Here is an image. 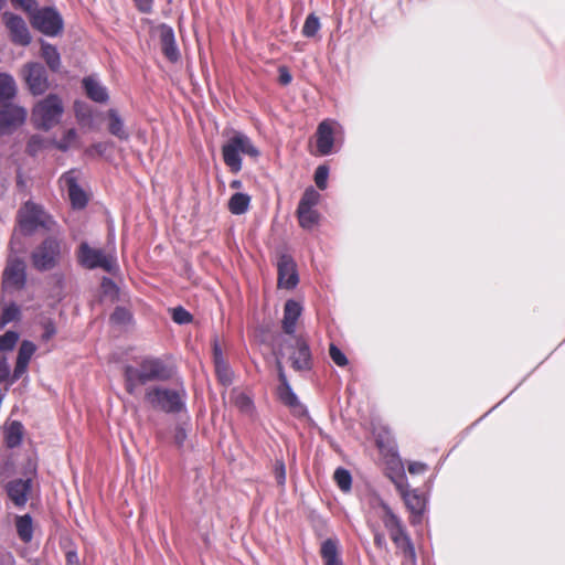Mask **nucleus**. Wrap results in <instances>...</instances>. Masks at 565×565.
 I'll list each match as a JSON object with an SVG mask.
<instances>
[{
    "mask_svg": "<svg viewBox=\"0 0 565 565\" xmlns=\"http://www.w3.org/2000/svg\"><path fill=\"white\" fill-rule=\"evenodd\" d=\"M172 376V370L160 359H143L138 366H125V386L134 395L140 385L152 381H167Z\"/></svg>",
    "mask_w": 565,
    "mask_h": 565,
    "instance_id": "1",
    "label": "nucleus"
},
{
    "mask_svg": "<svg viewBox=\"0 0 565 565\" xmlns=\"http://www.w3.org/2000/svg\"><path fill=\"white\" fill-rule=\"evenodd\" d=\"M382 514L381 519L384 526L390 533V537L395 544L396 548L403 554L404 565L416 564V553L411 537L406 533L402 520L392 511V509L384 502H381Z\"/></svg>",
    "mask_w": 565,
    "mask_h": 565,
    "instance_id": "2",
    "label": "nucleus"
},
{
    "mask_svg": "<svg viewBox=\"0 0 565 565\" xmlns=\"http://www.w3.org/2000/svg\"><path fill=\"white\" fill-rule=\"evenodd\" d=\"M224 163L231 172L238 173L242 170L241 154H247L253 158L259 156L258 149L252 140L242 132H235L222 147Z\"/></svg>",
    "mask_w": 565,
    "mask_h": 565,
    "instance_id": "3",
    "label": "nucleus"
},
{
    "mask_svg": "<svg viewBox=\"0 0 565 565\" xmlns=\"http://www.w3.org/2000/svg\"><path fill=\"white\" fill-rule=\"evenodd\" d=\"M64 242L51 235L43 239L31 253L32 266L39 271L55 268L62 258Z\"/></svg>",
    "mask_w": 565,
    "mask_h": 565,
    "instance_id": "4",
    "label": "nucleus"
},
{
    "mask_svg": "<svg viewBox=\"0 0 565 565\" xmlns=\"http://www.w3.org/2000/svg\"><path fill=\"white\" fill-rule=\"evenodd\" d=\"M18 222L20 231L24 235H32L38 228L54 232L56 222L40 206L26 202L19 210Z\"/></svg>",
    "mask_w": 565,
    "mask_h": 565,
    "instance_id": "5",
    "label": "nucleus"
},
{
    "mask_svg": "<svg viewBox=\"0 0 565 565\" xmlns=\"http://www.w3.org/2000/svg\"><path fill=\"white\" fill-rule=\"evenodd\" d=\"M145 401L154 409L166 413H178L184 407L183 394L180 391L161 386H151L145 392Z\"/></svg>",
    "mask_w": 565,
    "mask_h": 565,
    "instance_id": "6",
    "label": "nucleus"
},
{
    "mask_svg": "<svg viewBox=\"0 0 565 565\" xmlns=\"http://www.w3.org/2000/svg\"><path fill=\"white\" fill-rule=\"evenodd\" d=\"M77 262L87 269L102 268L113 273L116 268V258L102 248H94L87 242H82L77 249Z\"/></svg>",
    "mask_w": 565,
    "mask_h": 565,
    "instance_id": "7",
    "label": "nucleus"
},
{
    "mask_svg": "<svg viewBox=\"0 0 565 565\" xmlns=\"http://www.w3.org/2000/svg\"><path fill=\"white\" fill-rule=\"evenodd\" d=\"M30 20L34 29L49 36L57 35L63 29L62 17L52 8L35 9Z\"/></svg>",
    "mask_w": 565,
    "mask_h": 565,
    "instance_id": "8",
    "label": "nucleus"
},
{
    "mask_svg": "<svg viewBox=\"0 0 565 565\" xmlns=\"http://www.w3.org/2000/svg\"><path fill=\"white\" fill-rule=\"evenodd\" d=\"M291 366L295 371H309L312 367V355L307 341L302 338L294 337L285 347Z\"/></svg>",
    "mask_w": 565,
    "mask_h": 565,
    "instance_id": "9",
    "label": "nucleus"
},
{
    "mask_svg": "<svg viewBox=\"0 0 565 565\" xmlns=\"http://www.w3.org/2000/svg\"><path fill=\"white\" fill-rule=\"evenodd\" d=\"M26 282V265L23 259L9 257L2 274V288L6 291L21 290Z\"/></svg>",
    "mask_w": 565,
    "mask_h": 565,
    "instance_id": "10",
    "label": "nucleus"
},
{
    "mask_svg": "<svg viewBox=\"0 0 565 565\" xmlns=\"http://www.w3.org/2000/svg\"><path fill=\"white\" fill-rule=\"evenodd\" d=\"M22 73L33 95H42L47 90L49 81L46 70L42 64L35 62L28 63L24 65Z\"/></svg>",
    "mask_w": 565,
    "mask_h": 565,
    "instance_id": "11",
    "label": "nucleus"
},
{
    "mask_svg": "<svg viewBox=\"0 0 565 565\" xmlns=\"http://www.w3.org/2000/svg\"><path fill=\"white\" fill-rule=\"evenodd\" d=\"M2 20L14 44L28 46L31 43L32 38L30 31L21 17L11 12H4Z\"/></svg>",
    "mask_w": 565,
    "mask_h": 565,
    "instance_id": "12",
    "label": "nucleus"
},
{
    "mask_svg": "<svg viewBox=\"0 0 565 565\" xmlns=\"http://www.w3.org/2000/svg\"><path fill=\"white\" fill-rule=\"evenodd\" d=\"M341 126L334 120H323L317 129V151L321 156H328L333 151L335 135Z\"/></svg>",
    "mask_w": 565,
    "mask_h": 565,
    "instance_id": "13",
    "label": "nucleus"
},
{
    "mask_svg": "<svg viewBox=\"0 0 565 565\" xmlns=\"http://www.w3.org/2000/svg\"><path fill=\"white\" fill-rule=\"evenodd\" d=\"M278 286L280 288L292 289L297 286L299 279L294 259L288 255H281L278 264Z\"/></svg>",
    "mask_w": 565,
    "mask_h": 565,
    "instance_id": "14",
    "label": "nucleus"
},
{
    "mask_svg": "<svg viewBox=\"0 0 565 565\" xmlns=\"http://www.w3.org/2000/svg\"><path fill=\"white\" fill-rule=\"evenodd\" d=\"M31 489V479H14L6 484L7 494L17 508L25 507Z\"/></svg>",
    "mask_w": 565,
    "mask_h": 565,
    "instance_id": "15",
    "label": "nucleus"
},
{
    "mask_svg": "<svg viewBox=\"0 0 565 565\" xmlns=\"http://www.w3.org/2000/svg\"><path fill=\"white\" fill-rule=\"evenodd\" d=\"M398 488L401 489L406 508L411 512L409 522L413 525L420 523L426 508V499L416 490H403L401 486Z\"/></svg>",
    "mask_w": 565,
    "mask_h": 565,
    "instance_id": "16",
    "label": "nucleus"
},
{
    "mask_svg": "<svg viewBox=\"0 0 565 565\" xmlns=\"http://www.w3.org/2000/svg\"><path fill=\"white\" fill-rule=\"evenodd\" d=\"M26 118L24 108H0V135L10 134Z\"/></svg>",
    "mask_w": 565,
    "mask_h": 565,
    "instance_id": "17",
    "label": "nucleus"
},
{
    "mask_svg": "<svg viewBox=\"0 0 565 565\" xmlns=\"http://www.w3.org/2000/svg\"><path fill=\"white\" fill-rule=\"evenodd\" d=\"M276 366H277V372H278V379L280 382V384L277 388V394H278L279 399L290 408H296V407L300 406L298 397L294 393V391L287 380L282 363L279 358H277Z\"/></svg>",
    "mask_w": 565,
    "mask_h": 565,
    "instance_id": "18",
    "label": "nucleus"
},
{
    "mask_svg": "<svg viewBox=\"0 0 565 565\" xmlns=\"http://www.w3.org/2000/svg\"><path fill=\"white\" fill-rule=\"evenodd\" d=\"M63 108H33L32 120L38 128L49 130L58 124Z\"/></svg>",
    "mask_w": 565,
    "mask_h": 565,
    "instance_id": "19",
    "label": "nucleus"
},
{
    "mask_svg": "<svg viewBox=\"0 0 565 565\" xmlns=\"http://www.w3.org/2000/svg\"><path fill=\"white\" fill-rule=\"evenodd\" d=\"M161 50L164 56L171 62H175L179 58V50L175 43L174 32L171 26L161 24L158 28Z\"/></svg>",
    "mask_w": 565,
    "mask_h": 565,
    "instance_id": "20",
    "label": "nucleus"
},
{
    "mask_svg": "<svg viewBox=\"0 0 565 565\" xmlns=\"http://www.w3.org/2000/svg\"><path fill=\"white\" fill-rule=\"evenodd\" d=\"M301 311L302 308L298 301L292 299L286 301L284 307L282 329L287 334L291 335L295 333L296 323Z\"/></svg>",
    "mask_w": 565,
    "mask_h": 565,
    "instance_id": "21",
    "label": "nucleus"
},
{
    "mask_svg": "<svg viewBox=\"0 0 565 565\" xmlns=\"http://www.w3.org/2000/svg\"><path fill=\"white\" fill-rule=\"evenodd\" d=\"M83 86L87 96L95 103H106L108 99V93L105 86L102 85L94 77H86L83 79Z\"/></svg>",
    "mask_w": 565,
    "mask_h": 565,
    "instance_id": "22",
    "label": "nucleus"
},
{
    "mask_svg": "<svg viewBox=\"0 0 565 565\" xmlns=\"http://www.w3.org/2000/svg\"><path fill=\"white\" fill-rule=\"evenodd\" d=\"M64 182L67 185L68 196L73 207L83 209L87 204L86 193L79 188L71 174L64 175Z\"/></svg>",
    "mask_w": 565,
    "mask_h": 565,
    "instance_id": "23",
    "label": "nucleus"
},
{
    "mask_svg": "<svg viewBox=\"0 0 565 565\" xmlns=\"http://www.w3.org/2000/svg\"><path fill=\"white\" fill-rule=\"evenodd\" d=\"M3 434H4V443H6L7 447H9V448L18 447L22 443V439H23V435H24L23 425L18 420H13L4 427Z\"/></svg>",
    "mask_w": 565,
    "mask_h": 565,
    "instance_id": "24",
    "label": "nucleus"
},
{
    "mask_svg": "<svg viewBox=\"0 0 565 565\" xmlns=\"http://www.w3.org/2000/svg\"><path fill=\"white\" fill-rule=\"evenodd\" d=\"M17 94V84L9 74H0V106H8Z\"/></svg>",
    "mask_w": 565,
    "mask_h": 565,
    "instance_id": "25",
    "label": "nucleus"
},
{
    "mask_svg": "<svg viewBox=\"0 0 565 565\" xmlns=\"http://www.w3.org/2000/svg\"><path fill=\"white\" fill-rule=\"evenodd\" d=\"M15 529L19 539L29 543L33 539V520L30 514L17 515L15 516Z\"/></svg>",
    "mask_w": 565,
    "mask_h": 565,
    "instance_id": "26",
    "label": "nucleus"
},
{
    "mask_svg": "<svg viewBox=\"0 0 565 565\" xmlns=\"http://www.w3.org/2000/svg\"><path fill=\"white\" fill-rule=\"evenodd\" d=\"M41 56L51 71L56 72L60 70L61 55L54 45L41 41Z\"/></svg>",
    "mask_w": 565,
    "mask_h": 565,
    "instance_id": "27",
    "label": "nucleus"
},
{
    "mask_svg": "<svg viewBox=\"0 0 565 565\" xmlns=\"http://www.w3.org/2000/svg\"><path fill=\"white\" fill-rule=\"evenodd\" d=\"M250 205V196L246 193L236 192L228 200V210L234 215L246 213Z\"/></svg>",
    "mask_w": 565,
    "mask_h": 565,
    "instance_id": "28",
    "label": "nucleus"
},
{
    "mask_svg": "<svg viewBox=\"0 0 565 565\" xmlns=\"http://www.w3.org/2000/svg\"><path fill=\"white\" fill-rule=\"evenodd\" d=\"M321 556L324 565H342L339 558L338 543L334 540L328 539L321 545Z\"/></svg>",
    "mask_w": 565,
    "mask_h": 565,
    "instance_id": "29",
    "label": "nucleus"
},
{
    "mask_svg": "<svg viewBox=\"0 0 565 565\" xmlns=\"http://www.w3.org/2000/svg\"><path fill=\"white\" fill-rule=\"evenodd\" d=\"M299 224L306 230H311L319 220V214L315 209H297Z\"/></svg>",
    "mask_w": 565,
    "mask_h": 565,
    "instance_id": "30",
    "label": "nucleus"
},
{
    "mask_svg": "<svg viewBox=\"0 0 565 565\" xmlns=\"http://www.w3.org/2000/svg\"><path fill=\"white\" fill-rule=\"evenodd\" d=\"M108 119H109L108 129H109L110 134H113L114 136H116L120 139H126L128 137V134L126 132L124 122H122L121 118L117 115V113L114 110H110L108 113Z\"/></svg>",
    "mask_w": 565,
    "mask_h": 565,
    "instance_id": "31",
    "label": "nucleus"
},
{
    "mask_svg": "<svg viewBox=\"0 0 565 565\" xmlns=\"http://www.w3.org/2000/svg\"><path fill=\"white\" fill-rule=\"evenodd\" d=\"M20 317V308L18 305L11 302L3 307L0 312V330H2L8 323L18 320Z\"/></svg>",
    "mask_w": 565,
    "mask_h": 565,
    "instance_id": "32",
    "label": "nucleus"
},
{
    "mask_svg": "<svg viewBox=\"0 0 565 565\" xmlns=\"http://www.w3.org/2000/svg\"><path fill=\"white\" fill-rule=\"evenodd\" d=\"M320 26L321 25L319 18L316 14L311 13L306 18V21L302 26V34L306 38H312L318 33Z\"/></svg>",
    "mask_w": 565,
    "mask_h": 565,
    "instance_id": "33",
    "label": "nucleus"
},
{
    "mask_svg": "<svg viewBox=\"0 0 565 565\" xmlns=\"http://www.w3.org/2000/svg\"><path fill=\"white\" fill-rule=\"evenodd\" d=\"M320 199V194L313 189L309 188L302 194V198L298 204L300 209H313Z\"/></svg>",
    "mask_w": 565,
    "mask_h": 565,
    "instance_id": "34",
    "label": "nucleus"
},
{
    "mask_svg": "<svg viewBox=\"0 0 565 565\" xmlns=\"http://www.w3.org/2000/svg\"><path fill=\"white\" fill-rule=\"evenodd\" d=\"M19 341V333L15 331H7L0 335V352H9L14 349Z\"/></svg>",
    "mask_w": 565,
    "mask_h": 565,
    "instance_id": "35",
    "label": "nucleus"
},
{
    "mask_svg": "<svg viewBox=\"0 0 565 565\" xmlns=\"http://www.w3.org/2000/svg\"><path fill=\"white\" fill-rule=\"evenodd\" d=\"M334 480L338 484V487L344 491L348 492L351 489L352 486V478L350 472L347 469L338 468L334 471Z\"/></svg>",
    "mask_w": 565,
    "mask_h": 565,
    "instance_id": "36",
    "label": "nucleus"
},
{
    "mask_svg": "<svg viewBox=\"0 0 565 565\" xmlns=\"http://www.w3.org/2000/svg\"><path fill=\"white\" fill-rule=\"evenodd\" d=\"M76 117L82 126H86L92 129L98 128V125L92 119L93 108H76Z\"/></svg>",
    "mask_w": 565,
    "mask_h": 565,
    "instance_id": "37",
    "label": "nucleus"
},
{
    "mask_svg": "<svg viewBox=\"0 0 565 565\" xmlns=\"http://www.w3.org/2000/svg\"><path fill=\"white\" fill-rule=\"evenodd\" d=\"M35 352V345L31 341L24 340L19 349L17 361L29 364Z\"/></svg>",
    "mask_w": 565,
    "mask_h": 565,
    "instance_id": "38",
    "label": "nucleus"
},
{
    "mask_svg": "<svg viewBox=\"0 0 565 565\" xmlns=\"http://www.w3.org/2000/svg\"><path fill=\"white\" fill-rule=\"evenodd\" d=\"M215 366L216 375L223 385H230L233 380V373L226 362H218Z\"/></svg>",
    "mask_w": 565,
    "mask_h": 565,
    "instance_id": "39",
    "label": "nucleus"
},
{
    "mask_svg": "<svg viewBox=\"0 0 565 565\" xmlns=\"http://www.w3.org/2000/svg\"><path fill=\"white\" fill-rule=\"evenodd\" d=\"M76 138L77 135L75 129H68L67 131H65L62 139L57 141L56 146L60 150L66 151L75 143Z\"/></svg>",
    "mask_w": 565,
    "mask_h": 565,
    "instance_id": "40",
    "label": "nucleus"
},
{
    "mask_svg": "<svg viewBox=\"0 0 565 565\" xmlns=\"http://www.w3.org/2000/svg\"><path fill=\"white\" fill-rule=\"evenodd\" d=\"M110 320L117 324H127L131 320V313L126 308L118 307L113 312Z\"/></svg>",
    "mask_w": 565,
    "mask_h": 565,
    "instance_id": "41",
    "label": "nucleus"
},
{
    "mask_svg": "<svg viewBox=\"0 0 565 565\" xmlns=\"http://www.w3.org/2000/svg\"><path fill=\"white\" fill-rule=\"evenodd\" d=\"M329 177V169L327 166H319L315 172V182L320 190L327 188V181Z\"/></svg>",
    "mask_w": 565,
    "mask_h": 565,
    "instance_id": "42",
    "label": "nucleus"
},
{
    "mask_svg": "<svg viewBox=\"0 0 565 565\" xmlns=\"http://www.w3.org/2000/svg\"><path fill=\"white\" fill-rule=\"evenodd\" d=\"M329 354L338 366H345L349 362L345 354L335 344H330Z\"/></svg>",
    "mask_w": 565,
    "mask_h": 565,
    "instance_id": "43",
    "label": "nucleus"
},
{
    "mask_svg": "<svg viewBox=\"0 0 565 565\" xmlns=\"http://www.w3.org/2000/svg\"><path fill=\"white\" fill-rule=\"evenodd\" d=\"M172 319L174 322L179 324L189 323L192 319V316L182 307L174 308L172 311Z\"/></svg>",
    "mask_w": 565,
    "mask_h": 565,
    "instance_id": "44",
    "label": "nucleus"
},
{
    "mask_svg": "<svg viewBox=\"0 0 565 565\" xmlns=\"http://www.w3.org/2000/svg\"><path fill=\"white\" fill-rule=\"evenodd\" d=\"M14 7L23 9L29 15L36 9L35 0H11Z\"/></svg>",
    "mask_w": 565,
    "mask_h": 565,
    "instance_id": "45",
    "label": "nucleus"
},
{
    "mask_svg": "<svg viewBox=\"0 0 565 565\" xmlns=\"http://www.w3.org/2000/svg\"><path fill=\"white\" fill-rule=\"evenodd\" d=\"M10 376V365L7 358L0 359V383L7 381Z\"/></svg>",
    "mask_w": 565,
    "mask_h": 565,
    "instance_id": "46",
    "label": "nucleus"
},
{
    "mask_svg": "<svg viewBox=\"0 0 565 565\" xmlns=\"http://www.w3.org/2000/svg\"><path fill=\"white\" fill-rule=\"evenodd\" d=\"M28 365L29 364L17 361L15 367L13 370L12 379H11L12 383L14 381L19 380L26 372Z\"/></svg>",
    "mask_w": 565,
    "mask_h": 565,
    "instance_id": "47",
    "label": "nucleus"
},
{
    "mask_svg": "<svg viewBox=\"0 0 565 565\" xmlns=\"http://www.w3.org/2000/svg\"><path fill=\"white\" fill-rule=\"evenodd\" d=\"M44 328V332H43V339L44 340H50L55 333H56V329H55V326L52 321H46L43 326Z\"/></svg>",
    "mask_w": 565,
    "mask_h": 565,
    "instance_id": "48",
    "label": "nucleus"
},
{
    "mask_svg": "<svg viewBox=\"0 0 565 565\" xmlns=\"http://www.w3.org/2000/svg\"><path fill=\"white\" fill-rule=\"evenodd\" d=\"M137 8L143 12L149 13L152 9L153 0H135Z\"/></svg>",
    "mask_w": 565,
    "mask_h": 565,
    "instance_id": "49",
    "label": "nucleus"
},
{
    "mask_svg": "<svg viewBox=\"0 0 565 565\" xmlns=\"http://www.w3.org/2000/svg\"><path fill=\"white\" fill-rule=\"evenodd\" d=\"M278 72H279L280 84L288 85L292 79L291 74L289 73L288 68L285 66H281V67H279Z\"/></svg>",
    "mask_w": 565,
    "mask_h": 565,
    "instance_id": "50",
    "label": "nucleus"
},
{
    "mask_svg": "<svg viewBox=\"0 0 565 565\" xmlns=\"http://www.w3.org/2000/svg\"><path fill=\"white\" fill-rule=\"evenodd\" d=\"M235 403L241 409H249L252 406V401L244 394H239Z\"/></svg>",
    "mask_w": 565,
    "mask_h": 565,
    "instance_id": "51",
    "label": "nucleus"
},
{
    "mask_svg": "<svg viewBox=\"0 0 565 565\" xmlns=\"http://www.w3.org/2000/svg\"><path fill=\"white\" fill-rule=\"evenodd\" d=\"M426 470V465L423 462H412L408 466V471L412 475L422 473Z\"/></svg>",
    "mask_w": 565,
    "mask_h": 565,
    "instance_id": "52",
    "label": "nucleus"
},
{
    "mask_svg": "<svg viewBox=\"0 0 565 565\" xmlns=\"http://www.w3.org/2000/svg\"><path fill=\"white\" fill-rule=\"evenodd\" d=\"M186 438V434H185V430L181 427H178L175 429V433H174V441L179 445V446H182L184 440Z\"/></svg>",
    "mask_w": 565,
    "mask_h": 565,
    "instance_id": "53",
    "label": "nucleus"
},
{
    "mask_svg": "<svg viewBox=\"0 0 565 565\" xmlns=\"http://www.w3.org/2000/svg\"><path fill=\"white\" fill-rule=\"evenodd\" d=\"M213 359H214V365H216L218 362H225V360L223 358L222 350L217 343H214V347H213Z\"/></svg>",
    "mask_w": 565,
    "mask_h": 565,
    "instance_id": "54",
    "label": "nucleus"
},
{
    "mask_svg": "<svg viewBox=\"0 0 565 565\" xmlns=\"http://www.w3.org/2000/svg\"><path fill=\"white\" fill-rule=\"evenodd\" d=\"M276 478L279 484L285 483L286 473H285V465L282 462H279L277 469H276Z\"/></svg>",
    "mask_w": 565,
    "mask_h": 565,
    "instance_id": "55",
    "label": "nucleus"
},
{
    "mask_svg": "<svg viewBox=\"0 0 565 565\" xmlns=\"http://www.w3.org/2000/svg\"><path fill=\"white\" fill-rule=\"evenodd\" d=\"M66 558L68 565L75 564L77 562V554L73 551H70L66 554Z\"/></svg>",
    "mask_w": 565,
    "mask_h": 565,
    "instance_id": "56",
    "label": "nucleus"
},
{
    "mask_svg": "<svg viewBox=\"0 0 565 565\" xmlns=\"http://www.w3.org/2000/svg\"><path fill=\"white\" fill-rule=\"evenodd\" d=\"M45 106H52V107L60 106V100L55 96H50L46 99Z\"/></svg>",
    "mask_w": 565,
    "mask_h": 565,
    "instance_id": "57",
    "label": "nucleus"
},
{
    "mask_svg": "<svg viewBox=\"0 0 565 565\" xmlns=\"http://www.w3.org/2000/svg\"><path fill=\"white\" fill-rule=\"evenodd\" d=\"M230 186L232 189H235V190H238L243 186V183L241 180H233L231 183H230Z\"/></svg>",
    "mask_w": 565,
    "mask_h": 565,
    "instance_id": "58",
    "label": "nucleus"
},
{
    "mask_svg": "<svg viewBox=\"0 0 565 565\" xmlns=\"http://www.w3.org/2000/svg\"><path fill=\"white\" fill-rule=\"evenodd\" d=\"M374 542H375L376 545L381 546L383 544V542H384L383 535L376 534L375 537H374Z\"/></svg>",
    "mask_w": 565,
    "mask_h": 565,
    "instance_id": "59",
    "label": "nucleus"
}]
</instances>
